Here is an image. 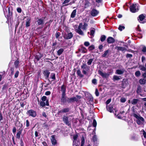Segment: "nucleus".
Listing matches in <instances>:
<instances>
[{
    "label": "nucleus",
    "mask_w": 146,
    "mask_h": 146,
    "mask_svg": "<svg viewBox=\"0 0 146 146\" xmlns=\"http://www.w3.org/2000/svg\"><path fill=\"white\" fill-rule=\"evenodd\" d=\"M87 26V24L86 23H85L84 25H82V23H80L78 29L76 30V32L80 35H84V33L81 30V29H82L83 30H86Z\"/></svg>",
    "instance_id": "obj_1"
},
{
    "label": "nucleus",
    "mask_w": 146,
    "mask_h": 146,
    "mask_svg": "<svg viewBox=\"0 0 146 146\" xmlns=\"http://www.w3.org/2000/svg\"><path fill=\"white\" fill-rule=\"evenodd\" d=\"M73 118L72 116L69 115L68 116H64L63 117V120L64 123L68 126L71 125V121Z\"/></svg>",
    "instance_id": "obj_2"
},
{
    "label": "nucleus",
    "mask_w": 146,
    "mask_h": 146,
    "mask_svg": "<svg viewBox=\"0 0 146 146\" xmlns=\"http://www.w3.org/2000/svg\"><path fill=\"white\" fill-rule=\"evenodd\" d=\"M133 115V116L137 119L136 122L138 125H141L143 124L144 119L143 117L139 115H137L135 113H134Z\"/></svg>",
    "instance_id": "obj_3"
},
{
    "label": "nucleus",
    "mask_w": 146,
    "mask_h": 146,
    "mask_svg": "<svg viewBox=\"0 0 146 146\" xmlns=\"http://www.w3.org/2000/svg\"><path fill=\"white\" fill-rule=\"evenodd\" d=\"M81 98V96L78 95L76 96V97H74L70 98H68L67 100V102L68 103L73 102L74 101L77 102Z\"/></svg>",
    "instance_id": "obj_4"
},
{
    "label": "nucleus",
    "mask_w": 146,
    "mask_h": 146,
    "mask_svg": "<svg viewBox=\"0 0 146 146\" xmlns=\"http://www.w3.org/2000/svg\"><path fill=\"white\" fill-rule=\"evenodd\" d=\"M130 11L132 13H134L137 11L138 9L136 4H133L130 7Z\"/></svg>",
    "instance_id": "obj_5"
},
{
    "label": "nucleus",
    "mask_w": 146,
    "mask_h": 146,
    "mask_svg": "<svg viewBox=\"0 0 146 146\" xmlns=\"http://www.w3.org/2000/svg\"><path fill=\"white\" fill-rule=\"evenodd\" d=\"M27 114L29 116L35 117L36 115V112L33 110H30L27 111Z\"/></svg>",
    "instance_id": "obj_6"
},
{
    "label": "nucleus",
    "mask_w": 146,
    "mask_h": 146,
    "mask_svg": "<svg viewBox=\"0 0 146 146\" xmlns=\"http://www.w3.org/2000/svg\"><path fill=\"white\" fill-rule=\"evenodd\" d=\"M98 74L100 75L103 78H106L109 76V74L103 72L100 70H99L98 71Z\"/></svg>",
    "instance_id": "obj_7"
},
{
    "label": "nucleus",
    "mask_w": 146,
    "mask_h": 146,
    "mask_svg": "<svg viewBox=\"0 0 146 146\" xmlns=\"http://www.w3.org/2000/svg\"><path fill=\"white\" fill-rule=\"evenodd\" d=\"M125 71V70L124 68L120 70L118 69L116 70L115 73L119 75L122 74L124 73Z\"/></svg>",
    "instance_id": "obj_8"
},
{
    "label": "nucleus",
    "mask_w": 146,
    "mask_h": 146,
    "mask_svg": "<svg viewBox=\"0 0 146 146\" xmlns=\"http://www.w3.org/2000/svg\"><path fill=\"white\" fill-rule=\"evenodd\" d=\"M45 101H41L40 102V105L42 107H44L45 106H49L48 100H47L46 102Z\"/></svg>",
    "instance_id": "obj_9"
},
{
    "label": "nucleus",
    "mask_w": 146,
    "mask_h": 146,
    "mask_svg": "<svg viewBox=\"0 0 146 146\" xmlns=\"http://www.w3.org/2000/svg\"><path fill=\"white\" fill-rule=\"evenodd\" d=\"M145 18V16L141 14L139 16V17L138 18V19L140 22L144 23V22L143 21Z\"/></svg>",
    "instance_id": "obj_10"
},
{
    "label": "nucleus",
    "mask_w": 146,
    "mask_h": 146,
    "mask_svg": "<svg viewBox=\"0 0 146 146\" xmlns=\"http://www.w3.org/2000/svg\"><path fill=\"white\" fill-rule=\"evenodd\" d=\"M99 13V12L95 9H93L91 12V15L93 16H96Z\"/></svg>",
    "instance_id": "obj_11"
},
{
    "label": "nucleus",
    "mask_w": 146,
    "mask_h": 146,
    "mask_svg": "<svg viewBox=\"0 0 146 146\" xmlns=\"http://www.w3.org/2000/svg\"><path fill=\"white\" fill-rule=\"evenodd\" d=\"M73 36V35L72 33H70L68 34H65L64 36V37L66 39H69L71 38Z\"/></svg>",
    "instance_id": "obj_12"
},
{
    "label": "nucleus",
    "mask_w": 146,
    "mask_h": 146,
    "mask_svg": "<svg viewBox=\"0 0 146 146\" xmlns=\"http://www.w3.org/2000/svg\"><path fill=\"white\" fill-rule=\"evenodd\" d=\"M115 48L118 51L120 50L122 52L126 50L125 48L122 46H116L115 47Z\"/></svg>",
    "instance_id": "obj_13"
},
{
    "label": "nucleus",
    "mask_w": 146,
    "mask_h": 146,
    "mask_svg": "<svg viewBox=\"0 0 146 146\" xmlns=\"http://www.w3.org/2000/svg\"><path fill=\"white\" fill-rule=\"evenodd\" d=\"M107 41L108 43H111L114 42L115 40L113 38L109 37L108 38Z\"/></svg>",
    "instance_id": "obj_14"
},
{
    "label": "nucleus",
    "mask_w": 146,
    "mask_h": 146,
    "mask_svg": "<svg viewBox=\"0 0 146 146\" xmlns=\"http://www.w3.org/2000/svg\"><path fill=\"white\" fill-rule=\"evenodd\" d=\"M106 108L107 110L110 112H112L113 111V106L111 104L108 106H107Z\"/></svg>",
    "instance_id": "obj_15"
},
{
    "label": "nucleus",
    "mask_w": 146,
    "mask_h": 146,
    "mask_svg": "<svg viewBox=\"0 0 146 146\" xmlns=\"http://www.w3.org/2000/svg\"><path fill=\"white\" fill-rule=\"evenodd\" d=\"M51 141L52 143V144L53 145H55L56 143V141L55 138L54 136L52 135L51 137Z\"/></svg>",
    "instance_id": "obj_16"
},
{
    "label": "nucleus",
    "mask_w": 146,
    "mask_h": 146,
    "mask_svg": "<svg viewBox=\"0 0 146 146\" xmlns=\"http://www.w3.org/2000/svg\"><path fill=\"white\" fill-rule=\"evenodd\" d=\"M37 22L38 25H42L44 24V20L41 18L39 19L37 21Z\"/></svg>",
    "instance_id": "obj_17"
},
{
    "label": "nucleus",
    "mask_w": 146,
    "mask_h": 146,
    "mask_svg": "<svg viewBox=\"0 0 146 146\" xmlns=\"http://www.w3.org/2000/svg\"><path fill=\"white\" fill-rule=\"evenodd\" d=\"M86 66L85 65H83L81 66L82 68L83 69L82 72L85 74H86L87 73L86 70L87 69L86 68Z\"/></svg>",
    "instance_id": "obj_18"
},
{
    "label": "nucleus",
    "mask_w": 146,
    "mask_h": 146,
    "mask_svg": "<svg viewBox=\"0 0 146 146\" xmlns=\"http://www.w3.org/2000/svg\"><path fill=\"white\" fill-rule=\"evenodd\" d=\"M50 74V72L48 71L47 70H46L44 71V76L47 78H48Z\"/></svg>",
    "instance_id": "obj_19"
},
{
    "label": "nucleus",
    "mask_w": 146,
    "mask_h": 146,
    "mask_svg": "<svg viewBox=\"0 0 146 146\" xmlns=\"http://www.w3.org/2000/svg\"><path fill=\"white\" fill-rule=\"evenodd\" d=\"M69 110L68 108H65L60 111L59 113H66L68 112Z\"/></svg>",
    "instance_id": "obj_20"
},
{
    "label": "nucleus",
    "mask_w": 146,
    "mask_h": 146,
    "mask_svg": "<svg viewBox=\"0 0 146 146\" xmlns=\"http://www.w3.org/2000/svg\"><path fill=\"white\" fill-rule=\"evenodd\" d=\"M90 3L87 0H86L84 2V7L85 8L88 7L90 5Z\"/></svg>",
    "instance_id": "obj_21"
},
{
    "label": "nucleus",
    "mask_w": 146,
    "mask_h": 146,
    "mask_svg": "<svg viewBox=\"0 0 146 146\" xmlns=\"http://www.w3.org/2000/svg\"><path fill=\"white\" fill-rule=\"evenodd\" d=\"M139 82L141 84H144L146 83V79H141L139 80Z\"/></svg>",
    "instance_id": "obj_22"
},
{
    "label": "nucleus",
    "mask_w": 146,
    "mask_h": 146,
    "mask_svg": "<svg viewBox=\"0 0 146 146\" xmlns=\"http://www.w3.org/2000/svg\"><path fill=\"white\" fill-rule=\"evenodd\" d=\"M76 9L74 10L73 11L71 15V17L72 18H74L75 17L76 15Z\"/></svg>",
    "instance_id": "obj_23"
},
{
    "label": "nucleus",
    "mask_w": 146,
    "mask_h": 146,
    "mask_svg": "<svg viewBox=\"0 0 146 146\" xmlns=\"http://www.w3.org/2000/svg\"><path fill=\"white\" fill-rule=\"evenodd\" d=\"M128 85V82L127 81L124 80H123L122 83V86L123 88H125L126 86H127Z\"/></svg>",
    "instance_id": "obj_24"
},
{
    "label": "nucleus",
    "mask_w": 146,
    "mask_h": 146,
    "mask_svg": "<svg viewBox=\"0 0 146 146\" xmlns=\"http://www.w3.org/2000/svg\"><path fill=\"white\" fill-rule=\"evenodd\" d=\"M31 20L29 19H27V20L26 26V27H29L30 25Z\"/></svg>",
    "instance_id": "obj_25"
},
{
    "label": "nucleus",
    "mask_w": 146,
    "mask_h": 146,
    "mask_svg": "<svg viewBox=\"0 0 146 146\" xmlns=\"http://www.w3.org/2000/svg\"><path fill=\"white\" fill-rule=\"evenodd\" d=\"M139 68L140 70L142 71L146 70V68L144 66L142 65H140L139 66Z\"/></svg>",
    "instance_id": "obj_26"
},
{
    "label": "nucleus",
    "mask_w": 146,
    "mask_h": 146,
    "mask_svg": "<svg viewBox=\"0 0 146 146\" xmlns=\"http://www.w3.org/2000/svg\"><path fill=\"white\" fill-rule=\"evenodd\" d=\"M77 137V135H75L73 137V139H74V141H73V146H74V145H75V143H76L77 141V140H76V139Z\"/></svg>",
    "instance_id": "obj_27"
},
{
    "label": "nucleus",
    "mask_w": 146,
    "mask_h": 146,
    "mask_svg": "<svg viewBox=\"0 0 146 146\" xmlns=\"http://www.w3.org/2000/svg\"><path fill=\"white\" fill-rule=\"evenodd\" d=\"M138 101V100L137 99H133L131 101V103L133 105H135L136 104Z\"/></svg>",
    "instance_id": "obj_28"
},
{
    "label": "nucleus",
    "mask_w": 146,
    "mask_h": 146,
    "mask_svg": "<svg viewBox=\"0 0 146 146\" xmlns=\"http://www.w3.org/2000/svg\"><path fill=\"white\" fill-rule=\"evenodd\" d=\"M64 51V49L63 48H60L57 51V54L58 55H60Z\"/></svg>",
    "instance_id": "obj_29"
},
{
    "label": "nucleus",
    "mask_w": 146,
    "mask_h": 146,
    "mask_svg": "<svg viewBox=\"0 0 146 146\" xmlns=\"http://www.w3.org/2000/svg\"><path fill=\"white\" fill-rule=\"evenodd\" d=\"M19 63V61L18 59L16 60L14 62V65L16 68L18 67V65Z\"/></svg>",
    "instance_id": "obj_30"
},
{
    "label": "nucleus",
    "mask_w": 146,
    "mask_h": 146,
    "mask_svg": "<svg viewBox=\"0 0 146 146\" xmlns=\"http://www.w3.org/2000/svg\"><path fill=\"white\" fill-rule=\"evenodd\" d=\"M120 79V77L116 75H114L113 77V80H118Z\"/></svg>",
    "instance_id": "obj_31"
},
{
    "label": "nucleus",
    "mask_w": 146,
    "mask_h": 146,
    "mask_svg": "<svg viewBox=\"0 0 146 146\" xmlns=\"http://www.w3.org/2000/svg\"><path fill=\"white\" fill-rule=\"evenodd\" d=\"M77 73L78 76L80 77H82L83 75L82 74L81 71L80 70H78L77 72Z\"/></svg>",
    "instance_id": "obj_32"
},
{
    "label": "nucleus",
    "mask_w": 146,
    "mask_h": 146,
    "mask_svg": "<svg viewBox=\"0 0 146 146\" xmlns=\"http://www.w3.org/2000/svg\"><path fill=\"white\" fill-rule=\"evenodd\" d=\"M61 90L62 93L65 92L66 87L64 85H62L61 87Z\"/></svg>",
    "instance_id": "obj_33"
},
{
    "label": "nucleus",
    "mask_w": 146,
    "mask_h": 146,
    "mask_svg": "<svg viewBox=\"0 0 146 146\" xmlns=\"http://www.w3.org/2000/svg\"><path fill=\"white\" fill-rule=\"evenodd\" d=\"M22 133V131L20 130L17 133V137L19 139L20 137V135Z\"/></svg>",
    "instance_id": "obj_34"
},
{
    "label": "nucleus",
    "mask_w": 146,
    "mask_h": 146,
    "mask_svg": "<svg viewBox=\"0 0 146 146\" xmlns=\"http://www.w3.org/2000/svg\"><path fill=\"white\" fill-rule=\"evenodd\" d=\"M106 39V36L104 35H102L100 38V40L102 42L104 41Z\"/></svg>",
    "instance_id": "obj_35"
},
{
    "label": "nucleus",
    "mask_w": 146,
    "mask_h": 146,
    "mask_svg": "<svg viewBox=\"0 0 146 146\" xmlns=\"http://www.w3.org/2000/svg\"><path fill=\"white\" fill-rule=\"evenodd\" d=\"M61 102L63 103L67 101L66 97H61Z\"/></svg>",
    "instance_id": "obj_36"
},
{
    "label": "nucleus",
    "mask_w": 146,
    "mask_h": 146,
    "mask_svg": "<svg viewBox=\"0 0 146 146\" xmlns=\"http://www.w3.org/2000/svg\"><path fill=\"white\" fill-rule=\"evenodd\" d=\"M41 101H45L46 102V101L47 100H48L47 99L46 96H44L42 97L41 98Z\"/></svg>",
    "instance_id": "obj_37"
},
{
    "label": "nucleus",
    "mask_w": 146,
    "mask_h": 146,
    "mask_svg": "<svg viewBox=\"0 0 146 146\" xmlns=\"http://www.w3.org/2000/svg\"><path fill=\"white\" fill-rule=\"evenodd\" d=\"M141 73L140 71H137L135 73V75L136 77H138L140 75Z\"/></svg>",
    "instance_id": "obj_38"
},
{
    "label": "nucleus",
    "mask_w": 146,
    "mask_h": 146,
    "mask_svg": "<svg viewBox=\"0 0 146 146\" xmlns=\"http://www.w3.org/2000/svg\"><path fill=\"white\" fill-rule=\"evenodd\" d=\"M109 50H107L104 52V53L102 55V56L103 57H106L107 54H108V52H109Z\"/></svg>",
    "instance_id": "obj_39"
},
{
    "label": "nucleus",
    "mask_w": 146,
    "mask_h": 146,
    "mask_svg": "<svg viewBox=\"0 0 146 146\" xmlns=\"http://www.w3.org/2000/svg\"><path fill=\"white\" fill-rule=\"evenodd\" d=\"M70 0H65L64 2H63V4L64 5V4H65V5H64V6H67V5H68V4H66V3H68L69 2H70Z\"/></svg>",
    "instance_id": "obj_40"
},
{
    "label": "nucleus",
    "mask_w": 146,
    "mask_h": 146,
    "mask_svg": "<svg viewBox=\"0 0 146 146\" xmlns=\"http://www.w3.org/2000/svg\"><path fill=\"white\" fill-rule=\"evenodd\" d=\"M81 50L82 52L83 53L86 52L87 51V50L84 47H82L81 49Z\"/></svg>",
    "instance_id": "obj_41"
},
{
    "label": "nucleus",
    "mask_w": 146,
    "mask_h": 146,
    "mask_svg": "<svg viewBox=\"0 0 146 146\" xmlns=\"http://www.w3.org/2000/svg\"><path fill=\"white\" fill-rule=\"evenodd\" d=\"M50 77L53 80H55V74L53 73H51L50 75Z\"/></svg>",
    "instance_id": "obj_42"
},
{
    "label": "nucleus",
    "mask_w": 146,
    "mask_h": 146,
    "mask_svg": "<svg viewBox=\"0 0 146 146\" xmlns=\"http://www.w3.org/2000/svg\"><path fill=\"white\" fill-rule=\"evenodd\" d=\"M88 49L89 50H92L94 49V46L93 45H92L88 48Z\"/></svg>",
    "instance_id": "obj_43"
},
{
    "label": "nucleus",
    "mask_w": 146,
    "mask_h": 146,
    "mask_svg": "<svg viewBox=\"0 0 146 146\" xmlns=\"http://www.w3.org/2000/svg\"><path fill=\"white\" fill-rule=\"evenodd\" d=\"M85 143V139L83 137L81 139V146H83V145Z\"/></svg>",
    "instance_id": "obj_44"
},
{
    "label": "nucleus",
    "mask_w": 146,
    "mask_h": 146,
    "mask_svg": "<svg viewBox=\"0 0 146 146\" xmlns=\"http://www.w3.org/2000/svg\"><path fill=\"white\" fill-rule=\"evenodd\" d=\"M93 59H89L87 62L88 64V65H90L91 64V63H92V61H93Z\"/></svg>",
    "instance_id": "obj_45"
},
{
    "label": "nucleus",
    "mask_w": 146,
    "mask_h": 146,
    "mask_svg": "<svg viewBox=\"0 0 146 146\" xmlns=\"http://www.w3.org/2000/svg\"><path fill=\"white\" fill-rule=\"evenodd\" d=\"M126 101V99L124 97L121 98L120 99V101L122 103H124Z\"/></svg>",
    "instance_id": "obj_46"
},
{
    "label": "nucleus",
    "mask_w": 146,
    "mask_h": 146,
    "mask_svg": "<svg viewBox=\"0 0 146 146\" xmlns=\"http://www.w3.org/2000/svg\"><path fill=\"white\" fill-rule=\"evenodd\" d=\"M125 27L124 26L119 25L118 28V29L120 31H122L123 29H124Z\"/></svg>",
    "instance_id": "obj_47"
},
{
    "label": "nucleus",
    "mask_w": 146,
    "mask_h": 146,
    "mask_svg": "<svg viewBox=\"0 0 146 146\" xmlns=\"http://www.w3.org/2000/svg\"><path fill=\"white\" fill-rule=\"evenodd\" d=\"M95 30L93 29H92L90 31V35L92 36H93L94 35V33Z\"/></svg>",
    "instance_id": "obj_48"
},
{
    "label": "nucleus",
    "mask_w": 146,
    "mask_h": 146,
    "mask_svg": "<svg viewBox=\"0 0 146 146\" xmlns=\"http://www.w3.org/2000/svg\"><path fill=\"white\" fill-rule=\"evenodd\" d=\"M97 125V123L95 119H94L93 120V126L94 127H96V126Z\"/></svg>",
    "instance_id": "obj_49"
},
{
    "label": "nucleus",
    "mask_w": 146,
    "mask_h": 146,
    "mask_svg": "<svg viewBox=\"0 0 146 146\" xmlns=\"http://www.w3.org/2000/svg\"><path fill=\"white\" fill-rule=\"evenodd\" d=\"M19 73V71H17L16 72L15 74V78H17L18 77Z\"/></svg>",
    "instance_id": "obj_50"
},
{
    "label": "nucleus",
    "mask_w": 146,
    "mask_h": 146,
    "mask_svg": "<svg viewBox=\"0 0 146 146\" xmlns=\"http://www.w3.org/2000/svg\"><path fill=\"white\" fill-rule=\"evenodd\" d=\"M90 44L89 42H85L84 43V45L86 46H88L90 45Z\"/></svg>",
    "instance_id": "obj_51"
},
{
    "label": "nucleus",
    "mask_w": 146,
    "mask_h": 146,
    "mask_svg": "<svg viewBox=\"0 0 146 146\" xmlns=\"http://www.w3.org/2000/svg\"><path fill=\"white\" fill-rule=\"evenodd\" d=\"M92 83L94 84H96L97 83V80L96 79H94L92 80Z\"/></svg>",
    "instance_id": "obj_52"
},
{
    "label": "nucleus",
    "mask_w": 146,
    "mask_h": 146,
    "mask_svg": "<svg viewBox=\"0 0 146 146\" xmlns=\"http://www.w3.org/2000/svg\"><path fill=\"white\" fill-rule=\"evenodd\" d=\"M111 100V99H109L108 100H107V101H106V104L107 105L108 104H109Z\"/></svg>",
    "instance_id": "obj_53"
},
{
    "label": "nucleus",
    "mask_w": 146,
    "mask_h": 146,
    "mask_svg": "<svg viewBox=\"0 0 146 146\" xmlns=\"http://www.w3.org/2000/svg\"><path fill=\"white\" fill-rule=\"evenodd\" d=\"M50 94L51 92L50 91H47L45 92V94L46 96H48L50 95Z\"/></svg>",
    "instance_id": "obj_54"
},
{
    "label": "nucleus",
    "mask_w": 146,
    "mask_h": 146,
    "mask_svg": "<svg viewBox=\"0 0 146 146\" xmlns=\"http://www.w3.org/2000/svg\"><path fill=\"white\" fill-rule=\"evenodd\" d=\"M60 35V33L59 32L57 33L56 34V38H58Z\"/></svg>",
    "instance_id": "obj_55"
},
{
    "label": "nucleus",
    "mask_w": 146,
    "mask_h": 146,
    "mask_svg": "<svg viewBox=\"0 0 146 146\" xmlns=\"http://www.w3.org/2000/svg\"><path fill=\"white\" fill-rule=\"evenodd\" d=\"M95 94L96 96H99V92L97 89H96L95 91Z\"/></svg>",
    "instance_id": "obj_56"
},
{
    "label": "nucleus",
    "mask_w": 146,
    "mask_h": 146,
    "mask_svg": "<svg viewBox=\"0 0 146 146\" xmlns=\"http://www.w3.org/2000/svg\"><path fill=\"white\" fill-rule=\"evenodd\" d=\"M126 56L127 58H131L132 57V55L131 54H128L126 55Z\"/></svg>",
    "instance_id": "obj_57"
},
{
    "label": "nucleus",
    "mask_w": 146,
    "mask_h": 146,
    "mask_svg": "<svg viewBox=\"0 0 146 146\" xmlns=\"http://www.w3.org/2000/svg\"><path fill=\"white\" fill-rule=\"evenodd\" d=\"M26 126L27 127H28L29 125V121L28 120H26Z\"/></svg>",
    "instance_id": "obj_58"
},
{
    "label": "nucleus",
    "mask_w": 146,
    "mask_h": 146,
    "mask_svg": "<svg viewBox=\"0 0 146 146\" xmlns=\"http://www.w3.org/2000/svg\"><path fill=\"white\" fill-rule=\"evenodd\" d=\"M79 145L80 142L78 141H77L75 143L74 146H79Z\"/></svg>",
    "instance_id": "obj_59"
},
{
    "label": "nucleus",
    "mask_w": 146,
    "mask_h": 146,
    "mask_svg": "<svg viewBox=\"0 0 146 146\" xmlns=\"http://www.w3.org/2000/svg\"><path fill=\"white\" fill-rule=\"evenodd\" d=\"M143 135L144 138H146V133L144 130L143 131Z\"/></svg>",
    "instance_id": "obj_60"
},
{
    "label": "nucleus",
    "mask_w": 146,
    "mask_h": 146,
    "mask_svg": "<svg viewBox=\"0 0 146 146\" xmlns=\"http://www.w3.org/2000/svg\"><path fill=\"white\" fill-rule=\"evenodd\" d=\"M17 11L18 12L21 13V9L20 8H18L17 9Z\"/></svg>",
    "instance_id": "obj_61"
},
{
    "label": "nucleus",
    "mask_w": 146,
    "mask_h": 146,
    "mask_svg": "<svg viewBox=\"0 0 146 146\" xmlns=\"http://www.w3.org/2000/svg\"><path fill=\"white\" fill-rule=\"evenodd\" d=\"M89 101L90 102H92L93 100V98L92 97H90L89 98Z\"/></svg>",
    "instance_id": "obj_62"
},
{
    "label": "nucleus",
    "mask_w": 146,
    "mask_h": 146,
    "mask_svg": "<svg viewBox=\"0 0 146 146\" xmlns=\"http://www.w3.org/2000/svg\"><path fill=\"white\" fill-rule=\"evenodd\" d=\"M142 51L143 52H146V47H143V48Z\"/></svg>",
    "instance_id": "obj_63"
},
{
    "label": "nucleus",
    "mask_w": 146,
    "mask_h": 146,
    "mask_svg": "<svg viewBox=\"0 0 146 146\" xmlns=\"http://www.w3.org/2000/svg\"><path fill=\"white\" fill-rule=\"evenodd\" d=\"M141 90V88L140 87H139L137 88V93H139Z\"/></svg>",
    "instance_id": "obj_64"
}]
</instances>
